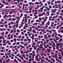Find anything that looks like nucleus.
I'll return each instance as SVG.
<instances>
[{
  "label": "nucleus",
  "instance_id": "29",
  "mask_svg": "<svg viewBox=\"0 0 63 63\" xmlns=\"http://www.w3.org/2000/svg\"><path fill=\"white\" fill-rule=\"evenodd\" d=\"M53 63H54V62H55V60H54V59L53 60H52Z\"/></svg>",
  "mask_w": 63,
  "mask_h": 63
},
{
  "label": "nucleus",
  "instance_id": "47",
  "mask_svg": "<svg viewBox=\"0 0 63 63\" xmlns=\"http://www.w3.org/2000/svg\"><path fill=\"white\" fill-rule=\"evenodd\" d=\"M49 33H51V32H52V31H51V30H50L49 31Z\"/></svg>",
  "mask_w": 63,
  "mask_h": 63
},
{
  "label": "nucleus",
  "instance_id": "33",
  "mask_svg": "<svg viewBox=\"0 0 63 63\" xmlns=\"http://www.w3.org/2000/svg\"><path fill=\"white\" fill-rule=\"evenodd\" d=\"M57 29H59V26H57L56 28Z\"/></svg>",
  "mask_w": 63,
  "mask_h": 63
},
{
  "label": "nucleus",
  "instance_id": "21",
  "mask_svg": "<svg viewBox=\"0 0 63 63\" xmlns=\"http://www.w3.org/2000/svg\"><path fill=\"white\" fill-rule=\"evenodd\" d=\"M58 3H61V1H59V0L57 1Z\"/></svg>",
  "mask_w": 63,
  "mask_h": 63
},
{
  "label": "nucleus",
  "instance_id": "53",
  "mask_svg": "<svg viewBox=\"0 0 63 63\" xmlns=\"http://www.w3.org/2000/svg\"><path fill=\"white\" fill-rule=\"evenodd\" d=\"M28 55H29V54H26V56H27V57H28Z\"/></svg>",
  "mask_w": 63,
  "mask_h": 63
},
{
  "label": "nucleus",
  "instance_id": "5",
  "mask_svg": "<svg viewBox=\"0 0 63 63\" xmlns=\"http://www.w3.org/2000/svg\"><path fill=\"white\" fill-rule=\"evenodd\" d=\"M32 58H34V56H35V55L34 54H33L32 55Z\"/></svg>",
  "mask_w": 63,
  "mask_h": 63
},
{
  "label": "nucleus",
  "instance_id": "52",
  "mask_svg": "<svg viewBox=\"0 0 63 63\" xmlns=\"http://www.w3.org/2000/svg\"><path fill=\"white\" fill-rule=\"evenodd\" d=\"M41 61H44V59H41Z\"/></svg>",
  "mask_w": 63,
  "mask_h": 63
},
{
  "label": "nucleus",
  "instance_id": "6",
  "mask_svg": "<svg viewBox=\"0 0 63 63\" xmlns=\"http://www.w3.org/2000/svg\"><path fill=\"white\" fill-rule=\"evenodd\" d=\"M18 22H19V21L18 20H17V21L16 22V23L17 24Z\"/></svg>",
  "mask_w": 63,
  "mask_h": 63
},
{
  "label": "nucleus",
  "instance_id": "9",
  "mask_svg": "<svg viewBox=\"0 0 63 63\" xmlns=\"http://www.w3.org/2000/svg\"><path fill=\"white\" fill-rule=\"evenodd\" d=\"M28 45V44L27 43H26L24 44V46H27Z\"/></svg>",
  "mask_w": 63,
  "mask_h": 63
},
{
  "label": "nucleus",
  "instance_id": "44",
  "mask_svg": "<svg viewBox=\"0 0 63 63\" xmlns=\"http://www.w3.org/2000/svg\"><path fill=\"white\" fill-rule=\"evenodd\" d=\"M8 32H5V34H8Z\"/></svg>",
  "mask_w": 63,
  "mask_h": 63
},
{
  "label": "nucleus",
  "instance_id": "17",
  "mask_svg": "<svg viewBox=\"0 0 63 63\" xmlns=\"http://www.w3.org/2000/svg\"><path fill=\"white\" fill-rule=\"evenodd\" d=\"M56 11H57V9H54V12H55Z\"/></svg>",
  "mask_w": 63,
  "mask_h": 63
},
{
  "label": "nucleus",
  "instance_id": "45",
  "mask_svg": "<svg viewBox=\"0 0 63 63\" xmlns=\"http://www.w3.org/2000/svg\"><path fill=\"white\" fill-rule=\"evenodd\" d=\"M46 60H48V58H46Z\"/></svg>",
  "mask_w": 63,
  "mask_h": 63
},
{
  "label": "nucleus",
  "instance_id": "56",
  "mask_svg": "<svg viewBox=\"0 0 63 63\" xmlns=\"http://www.w3.org/2000/svg\"><path fill=\"white\" fill-rule=\"evenodd\" d=\"M48 4H50L51 3H50V2H48Z\"/></svg>",
  "mask_w": 63,
  "mask_h": 63
},
{
  "label": "nucleus",
  "instance_id": "54",
  "mask_svg": "<svg viewBox=\"0 0 63 63\" xmlns=\"http://www.w3.org/2000/svg\"><path fill=\"white\" fill-rule=\"evenodd\" d=\"M9 28H12V26H9Z\"/></svg>",
  "mask_w": 63,
  "mask_h": 63
},
{
  "label": "nucleus",
  "instance_id": "24",
  "mask_svg": "<svg viewBox=\"0 0 63 63\" xmlns=\"http://www.w3.org/2000/svg\"><path fill=\"white\" fill-rule=\"evenodd\" d=\"M8 16L9 17H12V15H8Z\"/></svg>",
  "mask_w": 63,
  "mask_h": 63
},
{
  "label": "nucleus",
  "instance_id": "55",
  "mask_svg": "<svg viewBox=\"0 0 63 63\" xmlns=\"http://www.w3.org/2000/svg\"><path fill=\"white\" fill-rule=\"evenodd\" d=\"M35 41L36 42H38V40L35 39Z\"/></svg>",
  "mask_w": 63,
  "mask_h": 63
},
{
  "label": "nucleus",
  "instance_id": "1",
  "mask_svg": "<svg viewBox=\"0 0 63 63\" xmlns=\"http://www.w3.org/2000/svg\"><path fill=\"white\" fill-rule=\"evenodd\" d=\"M50 22L49 21H48V22L46 24V25H49V24H50Z\"/></svg>",
  "mask_w": 63,
  "mask_h": 63
},
{
  "label": "nucleus",
  "instance_id": "35",
  "mask_svg": "<svg viewBox=\"0 0 63 63\" xmlns=\"http://www.w3.org/2000/svg\"><path fill=\"white\" fill-rule=\"evenodd\" d=\"M20 5H22V3L20 2Z\"/></svg>",
  "mask_w": 63,
  "mask_h": 63
},
{
  "label": "nucleus",
  "instance_id": "10",
  "mask_svg": "<svg viewBox=\"0 0 63 63\" xmlns=\"http://www.w3.org/2000/svg\"><path fill=\"white\" fill-rule=\"evenodd\" d=\"M52 37H54V35L53 34L51 35Z\"/></svg>",
  "mask_w": 63,
  "mask_h": 63
},
{
  "label": "nucleus",
  "instance_id": "7",
  "mask_svg": "<svg viewBox=\"0 0 63 63\" xmlns=\"http://www.w3.org/2000/svg\"><path fill=\"white\" fill-rule=\"evenodd\" d=\"M51 30L52 31H53V32H56V30H54L52 29Z\"/></svg>",
  "mask_w": 63,
  "mask_h": 63
},
{
  "label": "nucleus",
  "instance_id": "12",
  "mask_svg": "<svg viewBox=\"0 0 63 63\" xmlns=\"http://www.w3.org/2000/svg\"><path fill=\"white\" fill-rule=\"evenodd\" d=\"M29 5H31L32 2H29Z\"/></svg>",
  "mask_w": 63,
  "mask_h": 63
},
{
  "label": "nucleus",
  "instance_id": "14",
  "mask_svg": "<svg viewBox=\"0 0 63 63\" xmlns=\"http://www.w3.org/2000/svg\"><path fill=\"white\" fill-rule=\"evenodd\" d=\"M56 46H59L60 45L58 43L56 44Z\"/></svg>",
  "mask_w": 63,
  "mask_h": 63
},
{
  "label": "nucleus",
  "instance_id": "43",
  "mask_svg": "<svg viewBox=\"0 0 63 63\" xmlns=\"http://www.w3.org/2000/svg\"><path fill=\"white\" fill-rule=\"evenodd\" d=\"M18 38H21V36H18Z\"/></svg>",
  "mask_w": 63,
  "mask_h": 63
},
{
  "label": "nucleus",
  "instance_id": "32",
  "mask_svg": "<svg viewBox=\"0 0 63 63\" xmlns=\"http://www.w3.org/2000/svg\"><path fill=\"white\" fill-rule=\"evenodd\" d=\"M27 61H26L24 60L23 61V62H24V63H26V62Z\"/></svg>",
  "mask_w": 63,
  "mask_h": 63
},
{
  "label": "nucleus",
  "instance_id": "63",
  "mask_svg": "<svg viewBox=\"0 0 63 63\" xmlns=\"http://www.w3.org/2000/svg\"><path fill=\"white\" fill-rule=\"evenodd\" d=\"M36 62H36L35 61H33V63H36Z\"/></svg>",
  "mask_w": 63,
  "mask_h": 63
},
{
  "label": "nucleus",
  "instance_id": "58",
  "mask_svg": "<svg viewBox=\"0 0 63 63\" xmlns=\"http://www.w3.org/2000/svg\"><path fill=\"white\" fill-rule=\"evenodd\" d=\"M63 36L62 35H61L60 36V37L61 38H62Z\"/></svg>",
  "mask_w": 63,
  "mask_h": 63
},
{
  "label": "nucleus",
  "instance_id": "22",
  "mask_svg": "<svg viewBox=\"0 0 63 63\" xmlns=\"http://www.w3.org/2000/svg\"><path fill=\"white\" fill-rule=\"evenodd\" d=\"M1 52H5V51L4 50H0Z\"/></svg>",
  "mask_w": 63,
  "mask_h": 63
},
{
  "label": "nucleus",
  "instance_id": "50",
  "mask_svg": "<svg viewBox=\"0 0 63 63\" xmlns=\"http://www.w3.org/2000/svg\"><path fill=\"white\" fill-rule=\"evenodd\" d=\"M54 60V58H51V60Z\"/></svg>",
  "mask_w": 63,
  "mask_h": 63
},
{
  "label": "nucleus",
  "instance_id": "3",
  "mask_svg": "<svg viewBox=\"0 0 63 63\" xmlns=\"http://www.w3.org/2000/svg\"><path fill=\"white\" fill-rule=\"evenodd\" d=\"M47 51L48 52H50V50L48 49H47Z\"/></svg>",
  "mask_w": 63,
  "mask_h": 63
},
{
  "label": "nucleus",
  "instance_id": "28",
  "mask_svg": "<svg viewBox=\"0 0 63 63\" xmlns=\"http://www.w3.org/2000/svg\"><path fill=\"white\" fill-rule=\"evenodd\" d=\"M17 31L18 32H20V31L18 29H17Z\"/></svg>",
  "mask_w": 63,
  "mask_h": 63
},
{
  "label": "nucleus",
  "instance_id": "34",
  "mask_svg": "<svg viewBox=\"0 0 63 63\" xmlns=\"http://www.w3.org/2000/svg\"><path fill=\"white\" fill-rule=\"evenodd\" d=\"M51 11H52V12L53 13H55V12H54V11H53V9H52L51 10Z\"/></svg>",
  "mask_w": 63,
  "mask_h": 63
},
{
  "label": "nucleus",
  "instance_id": "36",
  "mask_svg": "<svg viewBox=\"0 0 63 63\" xmlns=\"http://www.w3.org/2000/svg\"><path fill=\"white\" fill-rule=\"evenodd\" d=\"M39 29L38 28H35V29L36 30H38V29Z\"/></svg>",
  "mask_w": 63,
  "mask_h": 63
},
{
  "label": "nucleus",
  "instance_id": "48",
  "mask_svg": "<svg viewBox=\"0 0 63 63\" xmlns=\"http://www.w3.org/2000/svg\"><path fill=\"white\" fill-rule=\"evenodd\" d=\"M49 29H51V27L50 26L49 27Z\"/></svg>",
  "mask_w": 63,
  "mask_h": 63
},
{
  "label": "nucleus",
  "instance_id": "23",
  "mask_svg": "<svg viewBox=\"0 0 63 63\" xmlns=\"http://www.w3.org/2000/svg\"><path fill=\"white\" fill-rule=\"evenodd\" d=\"M14 36L15 38H17V36H16V35H14Z\"/></svg>",
  "mask_w": 63,
  "mask_h": 63
},
{
  "label": "nucleus",
  "instance_id": "37",
  "mask_svg": "<svg viewBox=\"0 0 63 63\" xmlns=\"http://www.w3.org/2000/svg\"><path fill=\"white\" fill-rule=\"evenodd\" d=\"M26 6V7H28V4H26L25 5Z\"/></svg>",
  "mask_w": 63,
  "mask_h": 63
},
{
  "label": "nucleus",
  "instance_id": "2",
  "mask_svg": "<svg viewBox=\"0 0 63 63\" xmlns=\"http://www.w3.org/2000/svg\"><path fill=\"white\" fill-rule=\"evenodd\" d=\"M11 3L12 4H14L15 3V1L13 0H12L11 1Z\"/></svg>",
  "mask_w": 63,
  "mask_h": 63
},
{
  "label": "nucleus",
  "instance_id": "25",
  "mask_svg": "<svg viewBox=\"0 0 63 63\" xmlns=\"http://www.w3.org/2000/svg\"><path fill=\"white\" fill-rule=\"evenodd\" d=\"M20 55L19 54H18L16 55V56H19Z\"/></svg>",
  "mask_w": 63,
  "mask_h": 63
},
{
  "label": "nucleus",
  "instance_id": "38",
  "mask_svg": "<svg viewBox=\"0 0 63 63\" xmlns=\"http://www.w3.org/2000/svg\"><path fill=\"white\" fill-rule=\"evenodd\" d=\"M21 34L22 35H24V32H21Z\"/></svg>",
  "mask_w": 63,
  "mask_h": 63
},
{
  "label": "nucleus",
  "instance_id": "64",
  "mask_svg": "<svg viewBox=\"0 0 63 63\" xmlns=\"http://www.w3.org/2000/svg\"><path fill=\"white\" fill-rule=\"evenodd\" d=\"M12 8H15V6L14 5H13L12 6Z\"/></svg>",
  "mask_w": 63,
  "mask_h": 63
},
{
  "label": "nucleus",
  "instance_id": "49",
  "mask_svg": "<svg viewBox=\"0 0 63 63\" xmlns=\"http://www.w3.org/2000/svg\"><path fill=\"white\" fill-rule=\"evenodd\" d=\"M43 50H46V49L44 48H43Z\"/></svg>",
  "mask_w": 63,
  "mask_h": 63
},
{
  "label": "nucleus",
  "instance_id": "16",
  "mask_svg": "<svg viewBox=\"0 0 63 63\" xmlns=\"http://www.w3.org/2000/svg\"><path fill=\"white\" fill-rule=\"evenodd\" d=\"M29 62H31V59H29Z\"/></svg>",
  "mask_w": 63,
  "mask_h": 63
},
{
  "label": "nucleus",
  "instance_id": "8",
  "mask_svg": "<svg viewBox=\"0 0 63 63\" xmlns=\"http://www.w3.org/2000/svg\"><path fill=\"white\" fill-rule=\"evenodd\" d=\"M12 20L13 21H15V20H16V19L15 18H13L12 19Z\"/></svg>",
  "mask_w": 63,
  "mask_h": 63
},
{
  "label": "nucleus",
  "instance_id": "40",
  "mask_svg": "<svg viewBox=\"0 0 63 63\" xmlns=\"http://www.w3.org/2000/svg\"><path fill=\"white\" fill-rule=\"evenodd\" d=\"M44 55V53H42L41 54V55L42 56H43V55Z\"/></svg>",
  "mask_w": 63,
  "mask_h": 63
},
{
  "label": "nucleus",
  "instance_id": "31",
  "mask_svg": "<svg viewBox=\"0 0 63 63\" xmlns=\"http://www.w3.org/2000/svg\"><path fill=\"white\" fill-rule=\"evenodd\" d=\"M49 13V11H47L46 12V14H48Z\"/></svg>",
  "mask_w": 63,
  "mask_h": 63
},
{
  "label": "nucleus",
  "instance_id": "18",
  "mask_svg": "<svg viewBox=\"0 0 63 63\" xmlns=\"http://www.w3.org/2000/svg\"><path fill=\"white\" fill-rule=\"evenodd\" d=\"M54 34H55V35H57V32H55L54 33Z\"/></svg>",
  "mask_w": 63,
  "mask_h": 63
},
{
  "label": "nucleus",
  "instance_id": "51",
  "mask_svg": "<svg viewBox=\"0 0 63 63\" xmlns=\"http://www.w3.org/2000/svg\"><path fill=\"white\" fill-rule=\"evenodd\" d=\"M29 13H32V11L30 10L29 11Z\"/></svg>",
  "mask_w": 63,
  "mask_h": 63
},
{
  "label": "nucleus",
  "instance_id": "42",
  "mask_svg": "<svg viewBox=\"0 0 63 63\" xmlns=\"http://www.w3.org/2000/svg\"><path fill=\"white\" fill-rule=\"evenodd\" d=\"M2 37H3L2 36H0V39H2Z\"/></svg>",
  "mask_w": 63,
  "mask_h": 63
},
{
  "label": "nucleus",
  "instance_id": "57",
  "mask_svg": "<svg viewBox=\"0 0 63 63\" xmlns=\"http://www.w3.org/2000/svg\"><path fill=\"white\" fill-rule=\"evenodd\" d=\"M35 60L36 61H38V60H39L38 58L36 59Z\"/></svg>",
  "mask_w": 63,
  "mask_h": 63
},
{
  "label": "nucleus",
  "instance_id": "41",
  "mask_svg": "<svg viewBox=\"0 0 63 63\" xmlns=\"http://www.w3.org/2000/svg\"><path fill=\"white\" fill-rule=\"evenodd\" d=\"M35 29H33L32 30V32H35Z\"/></svg>",
  "mask_w": 63,
  "mask_h": 63
},
{
  "label": "nucleus",
  "instance_id": "20",
  "mask_svg": "<svg viewBox=\"0 0 63 63\" xmlns=\"http://www.w3.org/2000/svg\"><path fill=\"white\" fill-rule=\"evenodd\" d=\"M47 20V19H45L43 20V21L44 22H45V21H46V20Z\"/></svg>",
  "mask_w": 63,
  "mask_h": 63
},
{
  "label": "nucleus",
  "instance_id": "30",
  "mask_svg": "<svg viewBox=\"0 0 63 63\" xmlns=\"http://www.w3.org/2000/svg\"><path fill=\"white\" fill-rule=\"evenodd\" d=\"M14 62H16V63H18V61H14Z\"/></svg>",
  "mask_w": 63,
  "mask_h": 63
},
{
  "label": "nucleus",
  "instance_id": "39",
  "mask_svg": "<svg viewBox=\"0 0 63 63\" xmlns=\"http://www.w3.org/2000/svg\"><path fill=\"white\" fill-rule=\"evenodd\" d=\"M60 29H63V27H61L60 28Z\"/></svg>",
  "mask_w": 63,
  "mask_h": 63
},
{
  "label": "nucleus",
  "instance_id": "27",
  "mask_svg": "<svg viewBox=\"0 0 63 63\" xmlns=\"http://www.w3.org/2000/svg\"><path fill=\"white\" fill-rule=\"evenodd\" d=\"M34 35V34H33L32 35V37H35Z\"/></svg>",
  "mask_w": 63,
  "mask_h": 63
},
{
  "label": "nucleus",
  "instance_id": "11",
  "mask_svg": "<svg viewBox=\"0 0 63 63\" xmlns=\"http://www.w3.org/2000/svg\"><path fill=\"white\" fill-rule=\"evenodd\" d=\"M14 42H16V41H16V38H14Z\"/></svg>",
  "mask_w": 63,
  "mask_h": 63
},
{
  "label": "nucleus",
  "instance_id": "62",
  "mask_svg": "<svg viewBox=\"0 0 63 63\" xmlns=\"http://www.w3.org/2000/svg\"><path fill=\"white\" fill-rule=\"evenodd\" d=\"M4 34V32H2L1 33V34L2 35H3V34Z\"/></svg>",
  "mask_w": 63,
  "mask_h": 63
},
{
  "label": "nucleus",
  "instance_id": "26",
  "mask_svg": "<svg viewBox=\"0 0 63 63\" xmlns=\"http://www.w3.org/2000/svg\"><path fill=\"white\" fill-rule=\"evenodd\" d=\"M51 55H53V54H54V52H51Z\"/></svg>",
  "mask_w": 63,
  "mask_h": 63
},
{
  "label": "nucleus",
  "instance_id": "61",
  "mask_svg": "<svg viewBox=\"0 0 63 63\" xmlns=\"http://www.w3.org/2000/svg\"><path fill=\"white\" fill-rule=\"evenodd\" d=\"M60 15H61V16H63V13H61Z\"/></svg>",
  "mask_w": 63,
  "mask_h": 63
},
{
  "label": "nucleus",
  "instance_id": "19",
  "mask_svg": "<svg viewBox=\"0 0 63 63\" xmlns=\"http://www.w3.org/2000/svg\"><path fill=\"white\" fill-rule=\"evenodd\" d=\"M21 54H23V51H21Z\"/></svg>",
  "mask_w": 63,
  "mask_h": 63
},
{
  "label": "nucleus",
  "instance_id": "60",
  "mask_svg": "<svg viewBox=\"0 0 63 63\" xmlns=\"http://www.w3.org/2000/svg\"><path fill=\"white\" fill-rule=\"evenodd\" d=\"M35 4H38V2H35Z\"/></svg>",
  "mask_w": 63,
  "mask_h": 63
},
{
  "label": "nucleus",
  "instance_id": "15",
  "mask_svg": "<svg viewBox=\"0 0 63 63\" xmlns=\"http://www.w3.org/2000/svg\"><path fill=\"white\" fill-rule=\"evenodd\" d=\"M15 26L17 28H18V25L16 24L15 25Z\"/></svg>",
  "mask_w": 63,
  "mask_h": 63
},
{
  "label": "nucleus",
  "instance_id": "59",
  "mask_svg": "<svg viewBox=\"0 0 63 63\" xmlns=\"http://www.w3.org/2000/svg\"><path fill=\"white\" fill-rule=\"evenodd\" d=\"M6 2H5V1H3L2 2V3H3V4H5V3Z\"/></svg>",
  "mask_w": 63,
  "mask_h": 63
},
{
  "label": "nucleus",
  "instance_id": "4",
  "mask_svg": "<svg viewBox=\"0 0 63 63\" xmlns=\"http://www.w3.org/2000/svg\"><path fill=\"white\" fill-rule=\"evenodd\" d=\"M11 60L10 59H8V60H6V61L7 62H9V61H10Z\"/></svg>",
  "mask_w": 63,
  "mask_h": 63
},
{
  "label": "nucleus",
  "instance_id": "13",
  "mask_svg": "<svg viewBox=\"0 0 63 63\" xmlns=\"http://www.w3.org/2000/svg\"><path fill=\"white\" fill-rule=\"evenodd\" d=\"M38 18V16H36L35 17H34V18L35 19V18Z\"/></svg>",
  "mask_w": 63,
  "mask_h": 63
},
{
  "label": "nucleus",
  "instance_id": "46",
  "mask_svg": "<svg viewBox=\"0 0 63 63\" xmlns=\"http://www.w3.org/2000/svg\"><path fill=\"white\" fill-rule=\"evenodd\" d=\"M4 55V53H1V55Z\"/></svg>",
  "mask_w": 63,
  "mask_h": 63
}]
</instances>
